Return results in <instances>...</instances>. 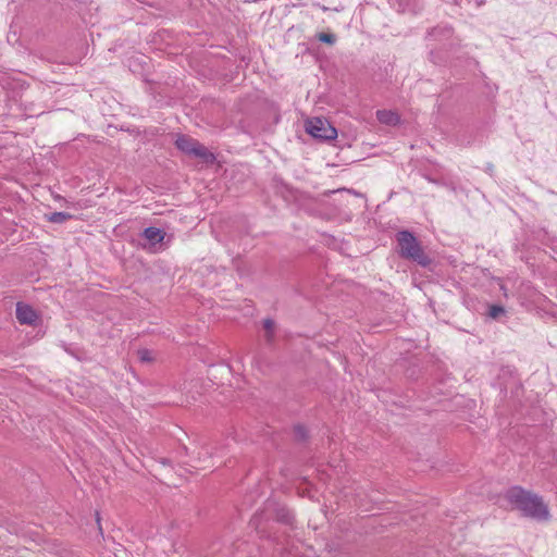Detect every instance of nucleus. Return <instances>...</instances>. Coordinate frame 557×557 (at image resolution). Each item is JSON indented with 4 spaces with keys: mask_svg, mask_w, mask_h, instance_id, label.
<instances>
[{
    "mask_svg": "<svg viewBox=\"0 0 557 557\" xmlns=\"http://www.w3.org/2000/svg\"><path fill=\"white\" fill-rule=\"evenodd\" d=\"M505 312V309L502 306H491L490 308V317L493 319L498 318L502 313Z\"/></svg>",
    "mask_w": 557,
    "mask_h": 557,
    "instance_id": "10",
    "label": "nucleus"
},
{
    "mask_svg": "<svg viewBox=\"0 0 557 557\" xmlns=\"http://www.w3.org/2000/svg\"><path fill=\"white\" fill-rule=\"evenodd\" d=\"M47 220L52 223H63L72 219V215L66 212H53L46 215Z\"/></svg>",
    "mask_w": 557,
    "mask_h": 557,
    "instance_id": "8",
    "label": "nucleus"
},
{
    "mask_svg": "<svg viewBox=\"0 0 557 557\" xmlns=\"http://www.w3.org/2000/svg\"><path fill=\"white\" fill-rule=\"evenodd\" d=\"M149 355H150V352H149L148 350H140V351H139V358H140V360H143V361H150V360H151V358H150V356H149Z\"/></svg>",
    "mask_w": 557,
    "mask_h": 557,
    "instance_id": "12",
    "label": "nucleus"
},
{
    "mask_svg": "<svg viewBox=\"0 0 557 557\" xmlns=\"http://www.w3.org/2000/svg\"><path fill=\"white\" fill-rule=\"evenodd\" d=\"M164 235L165 233L157 227H147L144 231L145 238L153 245L161 243L164 239Z\"/></svg>",
    "mask_w": 557,
    "mask_h": 557,
    "instance_id": "7",
    "label": "nucleus"
},
{
    "mask_svg": "<svg viewBox=\"0 0 557 557\" xmlns=\"http://www.w3.org/2000/svg\"><path fill=\"white\" fill-rule=\"evenodd\" d=\"M175 145L184 153L199 158L205 163L211 164L215 161V156L191 137L180 135Z\"/></svg>",
    "mask_w": 557,
    "mask_h": 557,
    "instance_id": "2",
    "label": "nucleus"
},
{
    "mask_svg": "<svg viewBox=\"0 0 557 557\" xmlns=\"http://www.w3.org/2000/svg\"><path fill=\"white\" fill-rule=\"evenodd\" d=\"M505 499L513 508L523 512L524 516L537 520H547L549 518L548 507L543 499L520 486L509 488L505 494Z\"/></svg>",
    "mask_w": 557,
    "mask_h": 557,
    "instance_id": "1",
    "label": "nucleus"
},
{
    "mask_svg": "<svg viewBox=\"0 0 557 557\" xmlns=\"http://www.w3.org/2000/svg\"><path fill=\"white\" fill-rule=\"evenodd\" d=\"M397 242L403 257L413 259L421 264L426 263L422 249L417 238L409 232L403 231L397 234Z\"/></svg>",
    "mask_w": 557,
    "mask_h": 557,
    "instance_id": "3",
    "label": "nucleus"
},
{
    "mask_svg": "<svg viewBox=\"0 0 557 557\" xmlns=\"http://www.w3.org/2000/svg\"><path fill=\"white\" fill-rule=\"evenodd\" d=\"M376 119L386 125H396L399 123L400 117L399 115L392 110H379L376 112Z\"/></svg>",
    "mask_w": 557,
    "mask_h": 557,
    "instance_id": "6",
    "label": "nucleus"
},
{
    "mask_svg": "<svg viewBox=\"0 0 557 557\" xmlns=\"http://www.w3.org/2000/svg\"><path fill=\"white\" fill-rule=\"evenodd\" d=\"M319 40L332 45L334 44L335 38L332 34L321 33L319 34Z\"/></svg>",
    "mask_w": 557,
    "mask_h": 557,
    "instance_id": "11",
    "label": "nucleus"
},
{
    "mask_svg": "<svg viewBox=\"0 0 557 557\" xmlns=\"http://www.w3.org/2000/svg\"><path fill=\"white\" fill-rule=\"evenodd\" d=\"M306 131L322 140H333L337 137V129L324 117L309 119L306 122Z\"/></svg>",
    "mask_w": 557,
    "mask_h": 557,
    "instance_id": "4",
    "label": "nucleus"
},
{
    "mask_svg": "<svg viewBox=\"0 0 557 557\" xmlns=\"http://www.w3.org/2000/svg\"><path fill=\"white\" fill-rule=\"evenodd\" d=\"M263 327L267 332V337L269 341H271L274 336V330H275V323L271 319H265L263 321Z\"/></svg>",
    "mask_w": 557,
    "mask_h": 557,
    "instance_id": "9",
    "label": "nucleus"
},
{
    "mask_svg": "<svg viewBox=\"0 0 557 557\" xmlns=\"http://www.w3.org/2000/svg\"><path fill=\"white\" fill-rule=\"evenodd\" d=\"M15 317L21 325L37 327L41 324L40 312L26 302L16 304Z\"/></svg>",
    "mask_w": 557,
    "mask_h": 557,
    "instance_id": "5",
    "label": "nucleus"
}]
</instances>
